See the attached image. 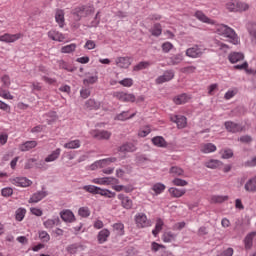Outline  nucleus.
<instances>
[{"mask_svg":"<svg viewBox=\"0 0 256 256\" xmlns=\"http://www.w3.org/2000/svg\"><path fill=\"white\" fill-rule=\"evenodd\" d=\"M216 33L228 39L229 43H232V45H239V36L233 28L225 24H219L216 26Z\"/></svg>","mask_w":256,"mask_h":256,"instance_id":"1","label":"nucleus"},{"mask_svg":"<svg viewBox=\"0 0 256 256\" xmlns=\"http://www.w3.org/2000/svg\"><path fill=\"white\" fill-rule=\"evenodd\" d=\"M205 54V46L194 44L190 48L186 49V57L190 59H200Z\"/></svg>","mask_w":256,"mask_h":256,"instance_id":"2","label":"nucleus"},{"mask_svg":"<svg viewBox=\"0 0 256 256\" xmlns=\"http://www.w3.org/2000/svg\"><path fill=\"white\" fill-rule=\"evenodd\" d=\"M135 223L139 229H145L147 227H151V220L147 218L145 213H137L135 215Z\"/></svg>","mask_w":256,"mask_h":256,"instance_id":"3","label":"nucleus"},{"mask_svg":"<svg viewBox=\"0 0 256 256\" xmlns=\"http://www.w3.org/2000/svg\"><path fill=\"white\" fill-rule=\"evenodd\" d=\"M91 135L94 139H97L98 141H109L112 134L107 130H92Z\"/></svg>","mask_w":256,"mask_h":256,"instance_id":"4","label":"nucleus"},{"mask_svg":"<svg viewBox=\"0 0 256 256\" xmlns=\"http://www.w3.org/2000/svg\"><path fill=\"white\" fill-rule=\"evenodd\" d=\"M117 158L115 157H110V158H105L99 161L94 162L91 165L92 171H95V169H103V167H106V165H111V163H116Z\"/></svg>","mask_w":256,"mask_h":256,"instance_id":"5","label":"nucleus"},{"mask_svg":"<svg viewBox=\"0 0 256 256\" xmlns=\"http://www.w3.org/2000/svg\"><path fill=\"white\" fill-rule=\"evenodd\" d=\"M175 77V71L173 70H166L163 75L156 78V84L157 85H163V83H167L174 79Z\"/></svg>","mask_w":256,"mask_h":256,"instance_id":"6","label":"nucleus"},{"mask_svg":"<svg viewBox=\"0 0 256 256\" xmlns=\"http://www.w3.org/2000/svg\"><path fill=\"white\" fill-rule=\"evenodd\" d=\"M10 183H12V185H15L16 187H30V185L33 184V182L27 177L11 178Z\"/></svg>","mask_w":256,"mask_h":256,"instance_id":"7","label":"nucleus"},{"mask_svg":"<svg viewBox=\"0 0 256 256\" xmlns=\"http://www.w3.org/2000/svg\"><path fill=\"white\" fill-rule=\"evenodd\" d=\"M114 97L118 99V101H122V103H135V96L133 94L125 93V92H116Z\"/></svg>","mask_w":256,"mask_h":256,"instance_id":"8","label":"nucleus"},{"mask_svg":"<svg viewBox=\"0 0 256 256\" xmlns=\"http://www.w3.org/2000/svg\"><path fill=\"white\" fill-rule=\"evenodd\" d=\"M23 37V34L17 33V34H9L5 33L3 35H0V41L2 43H15V41H19Z\"/></svg>","mask_w":256,"mask_h":256,"instance_id":"9","label":"nucleus"},{"mask_svg":"<svg viewBox=\"0 0 256 256\" xmlns=\"http://www.w3.org/2000/svg\"><path fill=\"white\" fill-rule=\"evenodd\" d=\"M224 127L228 133H241L243 131V127L233 121L224 122Z\"/></svg>","mask_w":256,"mask_h":256,"instance_id":"10","label":"nucleus"},{"mask_svg":"<svg viewBox=\"0 0 256 256\" xmlns=\"http://www.w3.org/2000/svg\"><path fill=\"white\" fill-rule=\"evenodd\" d=\"M170 121L176 123L178 129H185V127H187V118L185 116L174 115L170 117Z\"/></svg>","mask_w":256,"mask_h":256,"instance_id":"11","label":"nucleus"},{"mask_svg":"<svg viewBox=\"0 0 256 256\" xmlns=\"http://www.w3.org/2000/svg\"><path fill=\"white\" fill-rule=\"evenodd\" d=\"M109 237H111V231L109 229L104 228L98 232L97 241L99 245H103V243H107Z\"/></svg>","mask_w":256,"mask_h":256,"instance_id":"12","label":"nucleus"},{"mask_svg":"<svg viewBox=\"0 0 256 256\" xmlns=\"http://www.w3.org/2000/svg\"><path fill=\"white\" fill-rule=\"evenodd\" d=\"M118 199L121 201L123 209H133V200H131L129 196H125V194H118Z\"/></svg>","mask_w":256,"mask_h":256,"instance_id":"13","label":"nucleus"},{"mask_svg":"<svg viewBox=\"0 0 256 256\" xmlns=\"http://www.w3.org/2000/svg\"><path fill=\"white\" fill-rule=\"evenodd\" d=\"M151 141L155 147H159L161 149H167V147H169V144L167 143L165 138H163V136L153 137Z\"/></svg>","mask_w":256,"mask_h":256,"instance_id":"14","label":"nucleus"},{"mask_svg":"<svg viewBox=\"0 0 256 256\" xmlns=\"http://www.w3.org/2000/svg\"><path fill=\"white\" fill-rule=\"evenodd\" d=\"M48 37L52 41H58V43L65 41V35H63V33L59 32L57 30H50L48 32Z\"/></svg>","mask_w":256,"mask_h":256,"instance_id":"15","label":"nucleus"},{"mask_svg":"<svg viewBox=\"0 0 256 256\" xmlns=\"http://www.w3.org/2000/svg\"><path fill=\"white\" fill-rule=\"evenodd\" d=\"M37 147V141L31 140L26 141L19 145V151H22V153H25L27 151H31V149H35Z\"/></svg>","mask_w":256,"mask_h":256,"instance_id":"16","label":"nucleus"},{"mask_svg":"<svg viewBox=\"0 0 256 256\" xmlns=\"http://www.w3.org/2000/svg\"><path fill=\"white\" fill-rule=\"evenodd\" d=\"M47 195V191H38L30 197L29 203H39V201H43Z\"/></svg>","mask_w":256,"mask_h":256,"instance_id":"17","label":"nucleus"},{"mask_svg":"<svg viewBox=\"0 0 256 256\" xmlns=\"http://www.w3.org/2000/svg\"><path fill=\"white\" fill-rule=\"evenodd\" d=\"M60 217L65 223H73L75 221V214L71 210H64L60 212Z\"/></svg>","mask_w":256,"mask_h":256,"instance_id":"18","label":"nucleus"},{"mask_svg":"<svg viewBox=\"0 0 256 256\" xmlns=\"http://www.w3.org/2000/svg\"><path fill=\"white\" fill-rule=\"evenodd\" d=\"M228 59L230 63L235 64L239 63V61H243V59H245V55L241 52H231L228 55Z\"/></svg>","mask_w":256,"mask_h":256,"instance_id":"19","label":"nucleus"},{"mask_svg":"<svg viewBox=\"0 0 256 256\" xmlns=\"http://www.w3.org/2000/svg\"><path fill=\"white\" fill-rule=\"evenodd\" d=\"M194 16L202 23H207L208 25H213V23H215L213 20H211V18L207 17L203 11H196Z\"/></svg>","mask_w":256,"mask_h":256,"instance_id":"20","label":"nucleus"},{"mask_svg":"<svg viewBox=\"0 0 256 256\" xmlns=\"http://www.w3.org/2000/svg\"><path fill=\"white\" fill-rule=\"evenodd\" d=\"M162 241L163 243H173L177 241V234L172 231H166L162 235Z\"/></svg>","mask_w":256,"mask_h":256,"instance_id":"21","label":"nucleus"},{"mask_svg":"<svg viewBox=\"0 0 256 256\" xmlns=\"http://www.w3.org/2000/svg\"><path fill=\"white\" fill-rule=\"evenodd\" d=\"M116 65L121 69H127L131 65V60L129 57H118L116 58Z\"/></svg>","mask_w":256,"mask_h":256,"instance_id":"22","label":"nucleus"},{"mask_svg":"<svg viewBox=\"0 0 256 256\" xmlns=\"http://www.w3.org/2000/svg\"><path fill=\"white\" fill-rule=\"evenodd\" d=\"M55 21L59 27L63 29L65 27V12L63 10H57L55 14Z\"/></svg>","mask_w":256,"mask_h":256,"instance_id":"23","label":"nucleus"},{"mask_svg":"<svg viewBox=\"0 0 256 256\" xmlns=\"http://www.w3.org/2000/svg\"><path fill=\"white\" fill-rule=\"evenodd\" d=\"M247 31L250 35L251 41L256 43V22H249L247 24Z\"/></svg>","mask_w":256,"mask_h":256,"instance_id":"24","label":"nucleus"},{"mask_svg":"<svg viewBox=\"0 0 256 256\" xmlns=\"http://www.w3.org/2000/svg\"><path fill=\"white\" fill-rule=\"evenodd\" d=\"M183 61V54L179 53V54H174L171 57L168 58V65H179V63H182Z\"/></svg>","mask_w":256,"mask_h":256,"instance_id":"25","label":"nucleus"},{"mask_svg":"<svg viewBox=\"0 0 256 256\" xmlns=\"http://www.w3.org/2000/svg\"><path fill=\"white\" fill-rule=\"evenodd\" d=\"M256 231L250 232L244 239L245 249L249 250L253 247V239H255Z\"/></svg>","mask_w":256,"mask_h":256,"instance_id":"26","label":"nucleus"},{"mask_svg":"<svg viewBox=\"0 0 256 256\" xmlns=\"http://www.w3.org/2000/svg\"><path fill=\"white\" fill-rule=\"evenodd\" d=\"M60 224H61V220L59 219V217L48 219L43 222V225L46 229H53V227H56L57 225H60Z\"/></svg>","mask_w":256,"mask_h":256,"instance_id":"27","label":"nucleus"},{"mask_svg":"<svg viewBox=\"0 0 256 256\" xmlns=\"http://www.w3.org/2000/svg\"><path fill=\"white\" fill-rule=\"evenodd\" d=\"M61 155V148H57L56 150L52 151L50 155L45 158V163H53V161H57L58 157Z\"/></svg>","mask_w":256,"mask_h":256,"instance_id":"28","label":"nucleus"},{"mask_svg":"<svg viewBox=\"0 0 256 256\" xmlns=\"http://www.w3.org/2000/svg\"><path fill=\"white\" fill-rule=\"evenodd\" d=\"M169 173L172 177H183V175H185V170L179 166H172L169 169Z\"/></svg>","mask_w":256,"mask_h":256,"instance_id":"29","label":"nucleus"},{"mask_svg":"<svg viewBox=\"0 0 256 256\" xmlns=\"http://www.w3.org/2000/svg\"><path fill=\"white\" fill-rule=\"evenodd\" d=\"M137 148L133 143H125L119 147L120 153H133Z\"/></svg>","mask_w":256,"mask_h":256,"instance_id":"30","label":"nucleus"},{"mask_svg":"<svg viewBox=\"0 0 256 256\" xmlns=\"http://www.w3.org/2000/svg\"><path fill=\"white\" fill-rule=\"evenodd\" d=\"M72 14L75 16V21H81V18L85 17V7H76Z\"/></svg>","mask_w":256,"mask_h":256,"instance_id":"31","label":"nucleus"},{"mask_svg":"<svg viewBox=\"0 0 256 256\" xmlns=\"http://www.w3.org/2000/svg\"><path fill=\"white\" fill-rule=\"evenodd\" d=\"M163 225H165L163 219L158 218L156 220L155 228L152 230V235H154V237H157V235L161 233V231L163 230Z\"/></svg>","mask_w":256,"mask_h":256,"instance_id":"32","label":"nucleus"},{"mask_svg":"<svg viewBox=\"0 0 256 256\" xmlns=\"http://www.w3.org/2000/svg\"><path fill=\"white\" fill-rule=\"evenodd\" d=\"M244 189L252 193L256 191V176L246 182Z\"/></svg>","mask_w":256,"mask_h":256,"instance_id":"33","label":"nucleus"},{"mask_svg":"<svg viewBox=\"0 0 256 256\" xmlns=\"http://www.w3.org/2000/svg\"><path fill=\"white\" fill-rule=\"evenodd\" d=\"M190 97L187 94H180L174 98L175 105H185Z\"/></svg>","mask_w":256,"mask_h":256,"instance_id":"34","label":"nucleus"},{"mask_svg":"<svg viewBox=\"0 0 256 256\" xmlns=\"http://www.w3.org/2000/svg\"><path fill=\"white\" fill-rule=\"evenodd\" d=\"M136 113H132L129 115V111H123L122 113L118 114L115 119L117 121H127V119H133Z\"/></svg>","mask_w":256,"mask_h":256,"instance_id":"35","label":"nucleus"},{"mask_svg":"<svg viewBox=\"0 0 256 256\" xmlns=\"http://www.w3.org/2000/svg\"><path fill=\"white\" fill-rule=\"evenodd\" d=\"M217 151V146L213 143L204 144L201 148L202 153H215Z\"/></svg>","mask_w":256,"mask_h":256,"instance_id":"36","label":"nucleus"},{"mask_svg":"<svg viewBox=\"0 0 256 256\" xmlns=\"http://www.w3.org/2000/svg\"><path fill=\"white\" fill-rule=\"evenodd\" d=\"M169 193L170 195H172V197L179 198V197H183V195L187 193V190L179 189V188H170Z\"/></svg>","mask_w":256,"mask_h":256,"instance_id":"37","label":"nucleus"},{"mask_svg":"<svg viewBox=\"0 0 256 256\" xmlns=\"http://www.w3.org/2000/svg\"><path fill=\"white\" fill-rule=\"evenodd\" d=\"M81 147V140H72L64 144V149H79Z\"/></svg>","mask_w":256,"mask_h":256,"instance_id":"38","label":"nucleus"},{"mask_svg":"<svg viewBox=\"0 0 256 256\" xmlns=\"http://www.w3.org/2000/svg\"><path fill=\"white\" fill-rule=\"evenodd\" d=\"M85 106L87 107V109H99L101 107V103L95 101V99H89L86 101Z\"/></svg>","mask_w":256,"mask_h":256,"instance_id":"39","label":"nucleus"},{"mask_svg":"<svg viewBox=\"0 0 256 256\" xmlns=\"http://www.w3.org/2000/svg\"><path fill=\"white\" fill-rule=\"evenodd\" d=\"M151 35L153 37H160L161 33H163V28L159 23L154 24L153 28L150 30Z\"/></svg>","mask_w":256,"mask_h":256,"instance_id":"40","label":"nucleus"},{"mask_svg":"<svg viewBox=\"0 0 256 256\" xmlns=\"http://www.w3.org/2000/svg\"><path fill=\"white\" fill-rule=\"evenodd\" d=\"M152 191H154L155 195H161L163 191H165V184L156 183L152 186Z\"/></svg>","mask_w":256,"mask_h":256,"instance_id":"41","label":"nucleus"},{"mask_svg":"<svg viewBox=\"0 0 256 256\" xmlns=\"http://www.w3.org/2000/svg\"><path fill=\"white\" fill-rule=\"evenodd\" d=\"M82 189L87 193H91L92 195H97L99 192V187L95 185H85L82 187Z\"/></svg>","mask_w":256,"mask_h":256,"instance_id":"42","label":"nucleus"},{"mask_svg":"<svg viewBox=\"0 0 256 256\" xmlns=\"http://www.w3.org/2000/svg\"><path fill=\"white\" fill-rule=\"evenodd\" d=\"M229 200V196L214 195L211 197V203H225Z\"/></svg>","mask_w":256,"mask_h":256,"instance_id":"43","label":"nucleus"},{"mask_svg":"<svg viewBox=\"0 0 256 256\" xmlns=\"http://www.w3.org/2000/svg\"><path fill=\"white\" fill-rule=\"evenodd\" d=\"M27 213V210L25 208H18L16 210V221H23V219H25V215Z\"/></svg>","mask_w":256,"mask_h":256,"instance_id":"44","label":"nucleus"},{"mask_svg":"<svg viewBox=\"0 0 256 256\" xmlns=\"http://www.w3.org/2000/svg\"><path fill=\"white\" fill-rule=\"evenodd\" d=\"M221 161L219 160H210L205 163V167L208 169H217V167H221Z\"/></svg>","mask_w":256,"mask_h":256,"instance_id":"45","label":"nucleus"},{"mask_svg":"<svg viewBox=\"0 0 256 256\" xmlns=\"http://www.w3.org/2000/svg\"><path fill=\"white\" fill-rule=\"evenodd\" d=\"M58 66L60 69H64L65 71H68L69 73H73L75 71V68H72L65 62L64 60H59L58 61Z\"/></svg>","mask_w":256,"mask_h":256,"instance_id":"46","label":"nucleus"},{"mask_svg":"<svg viewBox=\"0 0 256 256\" xmlns=\"http://www.w3.org/2000/svg\"><path fill=\"white\" fill-rule=\"evenodd\" d=\"M77 49V44L72 43L61 48V53H73Z\"/></svg>","mask_w":256,"mask_h":256,"instance_id":"47","label":"nucleus"},{"mask_svg":"<svg viewBox=\"0 0 256 256\" xmlns=\"http://www.w3.org/2000/svg\"><path fill=\"white\" fill-rule=\"evenodd\" d=\"M113 229L117 231V235H125V225L123 223H115Z\"/></svg>","mask_w":256,"mask_h":256,"instance_id":"48","label":"nucleus"},{"mask_svg":"<svg viewBox=\"0 0 256 256\" xmlns=\"http://www.w3.org/2000/svg\"><path fill=\"white\" fill-rule=\"evenodd\" d=\"M151 65L150 62L142 61L134 66L133 71H143V69H147Z\"/></svg>","mask_w":256,"mask_h":256,"instance_id":"49","label":"nucleus"},{"mask_svg":"<svg viewBox=\"0 0 256 256\" xmlns=\"http://www.w3.org/2000/svg\"><path fill=\"white\" fill-rule=\"evenodd\" d=\"M99 81V77L97 75L95 76H89L83 80L84 85H93Z\"/></svg>","mask_w":256,"mask_h":256,"instance_id":"50","label":"nucleus"},{"mask_svg":"<svg viewBox=\"0 0 256 256\" xmlns=\"http://www.w3.org/2000/svg\"><path fill=\"white\" fill-rule=\"evenodd\" d=\"M248 9H249V4L245 2L236 1V12L247 11Z\"/></svg>","mask_w":256,"mask_h":256,"instance_id":"51","label":"nucleus"},{"mask_svg":"<svg viewBox=\"0 0 256 256\" xmlns=\"http://www.w3.org/2000/svg\"><path fill=\"white\" fill-rule=\"evenodd\" d=\"M173 185H176V187H187V185H189V182H187L186 180H183L181 178H175L172 181Z\"/></svg>","mask_w":256,"mask_h":256,"instance_id":"52","label":"nucleus"},{"mask_svg":"<svg viewBox=\"0 0 256 256\" xmlns=\"http://www.w3.org/2000/svg\"><path fill=\"white\" fill-rule=\"evenodd\" d=\"M78 215H80V217L87 218L89 215H91V210H89L88 207H81L78 210Z\"/></svg>","mask_w":256,"mask_h":256,"instance_id":"53","label":"nucleus"},{"mask_svg":"<svg viewBox=\"0 0 256 256\" xmlns=\"http://www.w3.org/2000/svg\"><path fill=\"white\" fill-rule=\"evenodd\" d=\"M39 239H41L43 243H49V241L51 240V236L49 235V233H47V231H40Z\"/></svg>","mask_w":256,"mask_h":256,"instance_id":"54","label":"nucleus"},{"mask_svg":"<svg viewBox=\"0 0 256 256\" xmlns=\"http://www.w3.org/2000/svg\"><path fill=\"white\" fill-rule=\"evenodd\" d=\"M66 251L68 253H70V255H75V253H77V251H79V244H71L69 246L66 247Z\"/></svg>","mask_w":256,"mask_h":256,"instance_id":"55","label":"nucleus"},{"mask_svg":"<svg viewBox=\"0 0 256 256\" xmlns=\"http://www.w3.org/2000/svg\"><path fill=\"white\" fill-rule=\"evenodd\" d=\"M0 97H2V99H7V100L14 99V96L11 95V92H9L7 90H3V88H0Z\"/></svg>","mask_w":256,"mask_h":256,"instance_id":"56","label":"nucleus"},{"mask_svg":"<svg viewBox=\"0 0 256 256\" xmlns=\"http://www.w3.org/2000/svg\"><path fill=\"white\" fill-rule=\"evenodd\" d=\"M119 85H122L123 87H133V80L131 78H124L119 81Z\"/></svg>","mask_w":256,"mask_h":256,"instance_id":"57","label":"nucleus"},{"mask_svg":"<svg viewBox=\"0 0 256 256\" xmlns=\"http://www.w3.org/2000/svg\"><path fill=\"white\" fill-rule=\"evenodd\" d=\"M159 249H165V245L159 244L157 242L151 243V251H153V253H157V251H159Z\"/></svg>","mask_w":256,"mask_h":256,"instance_id":"58","label":"nucleus"},{"mask_svg":"<svg viewBox=\"0 0 256 256\" xmlns=\"http://www.w3.org/2000/svg\"><path fill=\"white\" fill-rule=\"evenodd\" d=\"M80 96L82 99H87L91 96V90L89 88H82L80 90Z\"/></svg>","mask_w":256,"mask_h":256,"instance_id":"59","label":"nucleus"},{"mask_svg":"<svg viewBox=\"0 0 256 256\" xmlns=\"http://www.w3.org/2000/svg\"><path fill=\"white\" fill-rule=\"evenodd\" d=\"M171 49H173V43H171V42H164L162 44V51H163V53H169V51H171Z\"/></svg>","mask_w":256,"mask_h":256,"instance_id":"60","label":"nucleus"},{"mask_svg":"<svg viewBox=\"0 0 256 256\" xmlns=\"http://www.w3.org/2000/svg\"><path fill=\"white\" fill-rule=\"evenodd\" d=\"M233 253H235L233 248H227L222 252L218 253L216 256H233Z\"/></svg>","mask_w":256,"mask_h":256,"instance_id":"61","label":"nucleus"},{"mask_svg":"<svg viewBox=\"0 0 256 256\" xmlns=\"http://www.w3.org/2000/svg\"><path fill=\"white\" fill-rule=\"evenodd\" d=\"M1 194L3 197H11V195H13V188L11 187L3 188L1 191Z\"/></svg>","mask_w":256,"mask_h":256,"instance_id":"62","label":"nucleus"},{"mask_svg":"<svg viewBox=\"0 0 256 256\" xmlns=\"http://www.w3.org/2000/svg\"><path fill=\"white\" fill-rule=\"evenodd\" d=\"M182 73L191 74L197 71V67L195 66H186L181 69Z\"/></svg>","mask_w":256,"mask_h":256,"instance_id":"63","label":"nucleus"},{"mask_svg":"<svg viewBox=\"0 0 256 256\" xmlns=\"http://www.w3.org/2000/svg\"><path fill=\"white\" fill-rule=\"evenodd\" d=\"M231 157H233V150L225 149L222 152V159H231Z\"/></svg>","mask_w":256,"mask_h":256,"instance_id":"64","label":"nucleus"}]
</instances>
